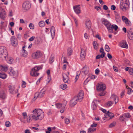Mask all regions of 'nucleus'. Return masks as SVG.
Segmentation results:
<instances>
[{
  "label": "nucleus",
  "mask_w": 133,
  "mask_h": 133,
  "mask_svg": "<svg viewBox=\"0 0 133 133\" xmlns=\"http://www.w3.org/2000/svg\"><path fill=\"white\" fill-rule=\"evenodd\" d=\"M30 28L31 29H33L34 28V24L32 23H30L29 25Z\"/></svg>",
  "instance_id": "09e8293b"
},
{
  "label": "nucleus",
  "mask_w": 133,
  "mask_h": 133,
  "mask_svg": "<svg viewBox=\"0 0 133 133\" xmlns=\"http://www.w3.org/2000/svg\"><path fill=\"white\" fill-rule=\"evenodd\" d=\"M54 56L51 57L50 59L49 60V63L50 64H51L54 61Z\"/></svg>",
  "instance_id": "a19ab883"
},
{
  "label": "nucleus",
  "mask_w": 133,
  "mask_h": 133,
  "mask_svg": "<svg viewBox=\"0 0 133 133\" xmlns=\"http://www.w3.org/2000/svg\"><path fill=\"white\" fill-rule=\"evenodd\" d=\"M126 25L127 26H130L131 25V23L130 21H129L128 19H127V20L125 21L124 22Z\"/></svg>",
  "instance_id": "58836bf2"
},
{
  "label": "nucleus",
  "mask_w": 133,
  "mask_h": 133,
  "mask_svg": "<svg viewBox=\"0 0 133 133\" xmlns=\"http://www.w3.org/2000/svg\"><path fill=\"white\" fill-rule=\"evenodd\" d=\"M122 115L120 116V119L122 121H124L125 119V118H124V117H122Z\"/></svg>",
  "instance_id": "338daca9"
},
{
  "label": "nucleus",
  "mask_w": 133,
  "mask_h": 133,
  "mask_svg": "<svg viewBox=\"0 0 133 133\" xmlns=\"http://www.w3.org/2000/svg\"><path fill=\"white\" fill-rule=\"evenodd\" d=\"M105 52H103L101 54V55H100L101 56V57H102V58H103L105 56Z\"/></svg>",
  "instance_id": "e2e57ef3"
},
{
  "label": "nucleus",
  "mask_w": 133,
  "mask_h": 133,
  "mask_svg": "<svg viewBox=\"0 0 133 133\" xmlns=\"http://www.w3.org/2000/svg\"><path fill=\"white\" fill-rule=\"evenodd\" d=\"M84 37L86 39H88L89 38V36L86 33H85L84 34Z\"/></svg>",
  "instance_id": "69168bd1"
},
{
  "label": "nucleus",
  "mask_w": 133,
  "mask_h": 133,
  "mask_svg": "<svg viewBox=\"0 0 133 133\" xmlns=\"http://www.w3.org/2000/svg\"><path fill=\"white\" fill-rule=\"evenodd\" d=\"M128 89V92L127 93L128 94H131V93H132L133 91L129 87L128 88H127Z\"/></svg>",
  "instance_id": "79ce46f5"
},
{
  "label": "nucleus",
  "mask_w": 133,
  "mask_h": 133,
  "mask_svg": "<svg viewBox=\"0 0 133 133\" xmlns=\"http://www.w3.org/2000/svg\"><path fill=\"white\" fill-rule=\"evenodd\" d=\"M103 9L105 10H107L108 9V7L107 5H104L103 6Z\"/></svg>",
  "instance_id": "774afa93"
},
{
  "label": "nucleus",
  "mask_w": 133,
  "mask_h": 133,
  "mask_svg": "<svg viewBox=\"0 0 133 133\" xmlns=\"http://www.w3.org/2000/svg\"><path fill=\"white\" fill-rule=\"evenodd\" d=\"M45 91V89L43 88L40 91L39 93L38 92L36 93L35 94L34 100H35L37 98H41L43 97L44 96Z\"/></svg>",
  "instance_id": "39448f33"
},
{
  "label": "nucleus",
  "mask_w": 133,
  "mask_h": 133,
  "mask_svg": "<svg viewBox=\"0 0 133 133\" xmlns=\"http://www.w3.org/2000/svg\"><path fill=\"white\" fill-rule=\"evenodd\" d=\"M120 46L122 48L127 49L128 46L126 41L125 40H123L120 42L119 43Z\"/></svg>",
  "instance_id": "f3484780"
},
{
  "label": "nucleus",
  "mask_w": 133,
  "mask_h": 133,
  "mask_svg": "<svg viewBox=\"0 0 133 133\" xmlns=\"http://www.w3.org/2000/svg\"><path fill=\"white\" fill-rule=\"evenodd\" d=\"M25 47V46H24L23 47V56L24 57H26L28 55V53L27 51L25 50L24 48Z\"/></svg>",
  "instance_id": "a878e982"
},
{
  "label": "nucleus",
  "mask_w": 133,
  "mask_h": 133,
  "mask_svg": "<svg viewBox=\"0 0 133 133\" xmlns=\"http://www.w3.org/2000/svg\"><path fill=\"white\" fill-rule=\"evenodd\" d=\"M116 6L115 5H112L111 6V8L112 10H115L116 9Z\"/></svg>",
  "instance_id": "bf43d9fd"
},
{
  "label": "nucleus",
  "mask_w": 133,
  "mask_h": 133,
  "mask_svg": "<svg viewBox=\"0 0 133 133\" xmlns=\"http://www.w3.org/2000/svg\"><path fill=\"white\" fill-rule=\"evenodd\" d=\"M114 103V102L112 101H108L106 103V106L108 107H110Z\"/></svg>",
  "instance_id": "f704fd0d"
},
{
  "label": "nucleus",
  "mask_w": 133,
  "mask_h": 133,
  "mask_svg": "<svg viewBox=\"0 0 133 133\" xmlns=\"http://www.w3.org/2000/svg\"><path fill=\"white\" fill-rule=\"evenodd\" d=\"M55 27L52 26L51 28L50 32L52 38H54L55 34Z\"/></svg>",
  "instance_id": "b1692460"
},
{
  "label": "nucleus",
  "mask_w": 133,
  "mask_h": 133,
  "mask_svg": "<svg viewBox=\"0 0 133 133\" xmlns=\"http://www.w3.org/2000/svg\"><path fill=\"white\" fill-rule=\"evenodd\" d=\"M128 5L127 3H123L120 5V8L123 11H125L128 9Z\"/></svg>",
  "instance_id": "dca6fc26"
},
{
  "label": "nucleus",
  "mask_w": 133,
  "mask_h": 133,
  "mask_svg": "<svg viewBox=\"0 0 133 133\" xmlns=\"http://www.w3.org/2000/svg\"><path fill=\"white\" fill-rule=\"evenodd\" d=\"M105 49L107 51L109 52L110 51V49L109 46L108 45H106L105 46Z\"/></svg>",
  "instance_id": "c03bdc74"
},
{
  "label": "nucleus",
  "mask_w": 133,
  "mask_h": 133,
  "mask_svg": "<svg viewBox=\"0 0 133 133\" xmlns=\"http://www.w3.org/2000/svg\"><path fill=\"white\" fill-rule=\"evenodd\" d=\"M20 120L21 122L23 123H25L26 122L25 120L22 117H21V118Z\"/></svg>",
  "instance_id": "0e129e2a"
},
{
  "label": "nucleus",
  "mask_w": 133,
  "mask_h": 133,
  "mask_svg": "<svg viewBox=\"0 0 133 133\" xmlns=\"http://www.w3.org/2000/svg\"><path fill=\"white\" fill-rule=\"evenodd\" d=\"M67 103V102L66 101H64L61 104L62 105V106L63 107V108L64 109L65 108V107Z\"/></svg>",
  "instance_id": "ea45409f"
},
{
  "label": "nucleus",
  "mask_w": 133,
  "mask_h": 133,
  "mask_svg": "<svg viewBox=\"0 0 133 133\" xmlns=\"http://www.w3.org/2000/svg\"><path fill=\"white\" fill-rule=\"evenodd\" d=\"M39 26L42 27L44 26L45 25V23L44 21H41L39 23Z\"/></svg>",
  "instance_id": "72a5a7b5"
},
{
  "label": "nucleus",
  "mask_w": 133,
  "mask_h": 133,
  "mask_svg": "<svg viewBox=\"0 0 133 133\" xmlns=\"http://www.w3.org/2000/svg\"><path fill=\"white\" fill-rule=\"evenodd\" d=\"M9 73L11 75L14 76L16 74V72L13 69H11L10 70Z\"/></svg>",
  "instance_id": "2f4dec72"
},
{
  "label": "nucleus",
  "mask_w": 133,
  "mask_h": 133,
  "mask_svg": "<svg viewBox=\"0 0 133 133\" xmlns=\"http://www.w3.org/2000/svg\"><path fill=\"white\" fill-rule=\"evenodd\" d=\"M31 5L29 2H25L23 3L22 7L24 9L26 10L29 9L30 8Z\"/></svg>",
  "instance_id": "1a4fd4ad"
},
{
  "label": "nucleus",
  "mask_w": 133,
  "mask_h": 133,
  "mask_svg": "<svg viewBox=\"0 0 133 133\" xmlns=\"http://www.w3.org/2000/svg\"><path fill=\"white\" fill-rule=\"evenodd\" d=\"M65 123L66 124H69L70 122L69 119L68 118L65 119Z\"/></svg>",
  "instance_id": "3c124183"
},
{
  "label": "nucleus",
  "mask_w": 133,
  "mask_h": 133,
  "mask_svg": "<svg viewBox=\"0 0 133 133\" xmlns=\"http://www.w3.org/2000/svg\"><path fill=\"white\" fill-rule=\"evenodd\" d=\"M11 43L13 46H16L18 44V42L17 39L14 36H13L11 38Z\"/></svg>",
  "instance_id": "9b49d317"
},
{
  "label": "nucleus",
  "mask_w": 133,
  "mask_h": 133,
  "mask_svg": "<svg viewBox=\"0 0 133 133\" xmlns=\"http://www.w3.org/2000/svg\"><path fill=\"white\" fill-rule=\"evenodd\" d=\"M26 84V83L25 82L23 81V83L22 85V87L23 88L25 87H26L25 85Z\"/></svg>",
  "instance_id": "6e6d98bb"
},
{
  "label": "nucleus",
  "mask_w": 133,
  "mask_h": 133,
  "mask_svg": "<svg viewBox=\"0 0 133 133\" xmlns=\"http://www.w3.org/2000/svg\"><path fill=\"white\" fill-rule=\"evenodd\" d=\"M63 78V81L65 83H69L70 82L69 78L68 75L65 73H63L62 74Z\"/></svg>",
  "instance_id": "f8f14e48"
},
{
  "label": "nucleus",
  "mask_w": 133,
  "mask_h": 133,
  "mask_svg": "<svg viewBox=\"0 0 133 133\" xmlns=\"http://www.w3.org/2000/svg\"><path fill=\"white\" fill-rule=\"evenodd\" d=\"M105 94V91H102V92L99 93L98 94V95L99 96H104Z\"/></svg>",
  "instance_id": "de8ad7c7"
},
{
  "label": "nucleus",
  "mask_w": 133,
  "mask_h": 133,
  "mask_svg": "<svg viewBox=\"0 0 133 133\" xmlns=\"http://www.w3.org/2000/svg\"><path fill=\"white\" fill-rule=\"evenodd\" d=\"M8 69V66L6 65H0V70L2 72H5L7 71Z\"/></svg>",
  "instance_id": "412c9836"
},
{
  "label": "nucleus",
  "mask_w": 133,
  "mask_h": 133,
  "mask_svg": "<svg viewBox=\"0 0 133 133\" xmlns=\"http://www.w3.org/2000/svg\"><path fill=\"white\" fill-rule=\"evenodd\" d=\"M9 89L10 92L12 94H16L17 92V89L15 90V88L14 86L9 85Z\"/></svg>",
  "instance_id": "6ab92c4d"
},
{
  "label": "nucleus",
  "mask_w": 133,
  "mask_h": 133,
  "mask_svg": "<svg viewBox=\"0 0 133 133\" xmlns=\"http://www.w3.org/2000/svg\"><path fill=\"white\" fill-rule=\"evenodd\" d=\"M105 117L108 118L110 117V119H111L114 116V114L110 112L109 111H107V113L105 115Z\"/></svg>",
  "instance_id": "5701e85b"
},
{
  "label": "nucleus",
  "mask_w": 133,
  "mask_h": 133,
  "mask_svg": "<svg viewBox=\"0 0 133 133\" xmlns=\"http://www.w3.org/2000/svg\"><path fill=\"white\" fill-rule=\"evenodd\" d=\"M8 52L6 48L4 46L0 47V59L4 61L8 58Z\"/></svg>",
  "instance_id": "f03ea898"
},
{
  "label": "nucleus",
  "mask_w": 133,
  "mask_h": 133,
  "mask_svg": "<svg viewBox=\"0 0 133 133\" xmlns=\"http://www.w3.org/2000/svg\"><path fill=\"white\" fill-rule=\"evenodd\" d=\"M107 56L108 58L110 59H111L112 58V56L109 53L108 54Z\"/></svg>",
  "instance_id": "13d9d810"
},
{
  "label": "nucleus",
  "mask_w": 133,
  "mask_h": 133,
  "mask_svg": "<svg viewBox=\"0 0 133 133\" xmlns=\"http://www.w3.org/2000/svg\"><path fill=\"white\" fill-rule=\"evenodd\" d=\"M33 114L30 115L27 117V122L29 123L32 120L37 121L42 120L44 117V113L40 109H35L32 111Z\"/></svg>",
  "instance_id": "f257e3e1"
},
{
  "label": "nucleus",
  "mask_w": 133,
  "mask_h": 133,
  "mask_svg": "<svg viewBox=\"0 0 133 133\" xmlns=\"http://www.w3.org/2000/svg\"><path fill=\"white\" fill-rule=\"evenodd\" d=\"M99 71V69H97L95 70V73L96 75H98V74Z\"/></svg>",
  "instance_id": "5fc2aeb1"
},
{
  "label": "nucleus",
  "mask_w": 133,
  "mask_h": 133,
  "mask_svg": "<svg viewBox=\"0 0 133 133\" xmlns=\"http://www.w3.org/2000/svg\"><path fill=\"white\" fill-rule=\"evenodd\" d=\"M6 16V12L3 9H2L0 12V17L2 19L5 20Z\"/></svg>",
  "instance_id": "2eb2a0df"
},
{
  "label": "nucleus",
  "mask_w": 133,
  "mask_h": 133,
  "mask_svg": "<svg viewBox=\"0 0 133 133\" xmlns=\"http://www.w3.org/2000/svg\"><path fill=\"white\" fill-rule=\"evenodd\" d=\"M6 77L7 75L5 74L0 73V78L4 79Z\"/></svg>",
  "instance_id": "4c0bfd02"
},
{
  "label": "nucleus",
  "mask_w": 133,
  "mask_h": 133,
  "mask_svg": "<svg viewBox=\"0 0 133 133\" xmlns=\"http://www.w3.org/2000/svg\"><path fill=\"white\" fill-rule=\"evenodd\" d=\"M93 44L94 47L95 49H97L98 48V43L94 41Z\"/></svg>",
  "instance_id": "c9c22d12"
},
{
  "label": "nucleus",
  "mask_w": 133,
  "mask_h": 133,
  "mask_svg": "<svg viewBox=\"0 0 133 133\" xmlns=\"http://www.w3.org/2000/svg\"><path fill=\"white\" fill-rule=\"evenodd\" d=\"M43 65H41L37 66L32 68L31 71L30 75L34 77L37 76H38L39 73H38V71L42 68Z\"/></svg>",
  "instance_id": "7ed1b4c3"
},
{
  "label": "nucleus",
  "mask_w": 133,
  "mask_h": 133,
  "mask_svg": "<svg viewBox=\"0 0 133 133\" xmlns=\"http://www.w3.org/2000/svg\"><path fill=\"white\" fill-rule=\"evenodd\" d=\"M74 21L75 23L76 26H78V23H77V20L76 19L74 18Z\"/></svg>",
  "instance_id": "052dcab7"
},
{
  "label": "nucleus",
  "mask_w": 133,
  "mask_h": 133,
  "mask_svg": "<svg viewBox=\"0 0 133 133\" xmlns=\"http://www.w3.org/2000/svg\"><path fill=\"white\" fill-rule=\"evenodd\" d=\"M96 128H90L88 129V133H92L94 131H96Z\"/></svg>",
  "instance_id": "cd10ccee"
},
{
  "label": "nucleus",
  "mask_w": 133,
  "mask_h": 133,
  "mask_svg": "<svg viewBox=\"0 0 133 133\" xmlns=\"http://www.w3.org/2000/svg\"><path fill=\"white\" fill-rule=\"evenodd\" d=\"M122 19L124 22L125 21H126L127 19H128L127 17L124 16H123L122 17Z\"/></svg>",
  "instance_id": "603ef678"
},
{
  "label": "nucleus",
  "mask_w": 133,
  "mask_h": 133,
  "mask_svg": "<svg viewBox=\"0 0 133 133\" xmlns=\"http://www.w3.org/2000/svg\"><path fill=\"white\" fill-rule=\"evenodd\" d=\"M85 25L87 28L88 29H90L91 26V23L90 20H87L85 22Z\"/></svg>",
  "instance_id": "4be33fe9"
},
{
  "label": "nucleus",
  "mask_w": 133,
  "mask_h": 133,
  "mask_svg": "<svg viewBox=\"0 0 133 133\" xmlns=\"http://www.w3.org/2000/svg\"><path fill=\"white\" fill-rule=\"evenodd\" d=\"M14 59L11 57L9 58L7 60V62L9 64H11L13 63Z\"/></svg>",
  "instance_id": "473e14b6"
},
{
  "label": "nucleus",
  "mask_w": 133,
  "mask_h": 133,
  "mask_svg": "<svg viewBox=\"0 0 133 133\" xmlns=\"http://www.w3.org/2000/svg\"><path fill=\"white\" fill-rule=\"evenodd\" d=\"M86 54L83 48H81L80 54V59L83 61L85 59Z\"/></svg>",
  "instance_id": "4468645a"
},
{
  "label": "nucleus",
  "mask_w": 133,
  "mask_h": 133,
  "mask_svg": "<svg viewBox=\"0 0 133 133\" xmlns=\"http://www.w3.org/2000/svg\"><path fill=\"white\" fill-rule=\"evenodd\" d=\"M60 87L62 89L64 90L67 88V86L66 84H64L61 85L60 86Z\"/></svg>",
  "instance_id": "7c9ffc66"
},
{
  "label": "nucleus",
  "mask_w": 133,
  "mask_h": 133,
  "mask_svg": "<svg viewBox=\"0 0 133 133\" xmlns=\"http://www.w3.org/2000/svg\"><path fill=\"white\" fill-rule=\"evenodd\" d=\"M0 97L4 99L5 98V94L3 91H2L0 92Z\"/></svg>",
  "instance_id": "bb28decb"
},
{
  "label": "nucleus",
  "mask_w": 133,
  "mask_h": 133,
  "mask_svg": "<svg viewBox=\"0 0 133 133\" xmlns=\"http://www.w3.org/2000/svg\"><path fill=\"white\" fill-rule=\"evenodd\" d=\"M128 34V35H133V32L130 30H128L127 32Z\"/></svg>",
  "instance_id": "864d4df0"
},
{
  "label": "nucleus",
  "mask_w": 133,
  "mask_h": 133,
  "mask_svg": "<svg viewBox=\"0 0 133 133\" xmlns=\"http://www.w3.org/2000/svg\"><path fill=\"white\" fill-rule=\"evenodd\" d=\"M116 124V123L115 122H113L111 123L109 125V128H112L114 127Z\"/></svg>",
  "instance_id": "37998d69"
},
{
  "label": "nucleus",
  "mask_w": 133,
  "mask_h": 133,
  "mask_svg": "<svg viewBox=\"0 0 133 133\" xmlns=\"http://www.w3.org/2000/svg\"><path fill=\"white\" fill-rule=\"evenodd\" d=\"M118 28V27L117 25H115L114 26L113 25H111V26L110 28V29L112 30V32H110L111 33H113V29H114L115 31H116Z\"/></svg>",
  "instance_id": "393cba45"
},
{
  "label": "nucleus",
  "mask_w": 133,
  "mask_h": 133,
  "mask_svg": "<svg viewBox=\"0 0 133 133\" xmlns=\"http://www.w3.org/2000/svg\"><path fill=\"white\" fill-rule=\"evenodd\" d=\"M56 105L57 107L58 108H63V107L62 106V105L61 103H56Z\"/></svg>",
  "instance_id": "a18cd8bd"
},
{
  "label": "nucleus",
  "mask_w": 133,
  "mask_h": 133,
  "mask_svg": "<svg viewBox=\"0 0 133 133\" xmlns=\"http://www.w3.org/2000/svg\"><path fill=\"white\" fill-rule=\"evenodd\" d=\"M67 54L68 56L71 55L72 52V50L70 48H69L68 49Z\"/></svg>",
  "instance_id": "e433bc0d"
},
{
  "label": "nucleus",
  "mask_w": 133,
  "mask_h": 133,
  "mask_svg": "<svg viewBox=\"0 0 133 133\" xmlns=\"http://www.w3.org/2000/svg\"><path fill=\"white\" fill-rule=\"evenodd\" d=\"M5 125L7 127H10L11 125V124L9 121H6L5 123Z\"/></svg>",
  "instance_id": "8fccbe9b"
},
{
  "label": "nucleus",
  "mask_w": 133,
  "mask_h": 133,
  "mask_svg": "<svg viewBox=\"0 0 133 133\" xmlns=\"http://www.w3.org/2000/svg\"><path fill=\"white\" fill-rule=\"evenodd\" d=\"M97 78V76L95 75H92L91 76V78L92 79H94Z\"/></svg>",
  "instance_id": "680f3d73"
},
{
  "label": "nucleus",
  "mask_w": 133,
  "mask_h": 133,
  "mask_svg": "<svg viewBox=\"0 0 133 133\" xmlns=\"http://www.w3.org/2000/svg\"><path fill=\"white\" fill-rule=\"evenodd\" d=\"M110 98L112 100L111 101H115V104L118 102V97L115 94L112 95Z\"/></svg>",
  "instance_id": "aec40b11"
},
{
  "label": "nucleus",
  "mask_w": 133,
  "mask_h": 133,
  "mask_svg": "<svg viewBox=\"0 0 133 133\" xmlns=\"http://www.w3.org/2000/svg\"><path fill=\"white\" fill-rule=\"evenodd\" d=\"M42 55V53L39 51H37L34 52L32 54V58L36 59L40 57Z\"/></svg>",
  "instance_id": "0eeeda50"
},
{
  "label": "nucleus",
  "mask_w": 133,
  "mask_h": 133,
  "mask_svg": "<svg viewBox=\"0 0 133 133\" xmlns=\"http://www.w3.org/2000/svg\"><path fill=\"white\" fill-rule=\"evenodd\" d=\"M95 101L94 100L92 103V108L93 109V110H94L96 109L97 106L96 104L95 103Z\"/></svg>",
  "instance_id": "c756f323"
},
{
  "label": "nucleus",
  "mask_w": 133,
  "mask_h": 133,
  "mask_svg": "<svg viewBox=\"0 0 133 133\" xmlns=\"http://www.w3.org/2000/svg\"><path fill=\"white\" fill-rule=\"evenodd\" d=\"M125 118H129L131 117L130 114L129 113H126L122 115V116Z\"/></svg>",
  "instance_id": "c85d7f7f"
},
{
  "label": "nucleus",
  "mask_w": 133,
  "mask_h": 133,
  "mask_svg": "<svg viewBox=\"0 0 133 133\" xmlns=\"http://www.w3.org/2000/svg\"><path fill=\"white\" fill-rule=\"evenodd\" d=\"M80 8L79 5H77L73 6V9L74 11L77 14H79L81 13V11L80 10Z\"/></svg>",
  "instance_id": "a211bd4d"
},
{
  "label": "nucleus",
  "mask_w": 133,
  "mask_h": 133,
  "mask_svg": "<svg viewBox=\"0 0 133 133\" xmlns=\"http://www.w3.org/2000/svg\"><path fill=\"white\" fill-rule=\"evenodd\" d=\"M84 96V93L82 91H81L79 92L77 96H75L77 98L78 101L79 102H81Z\"/></svg>",
  "instance_id": "ddd939ff"
},
{
  "label": "nucleus",
  "mask_w": 133,
  "mask_h": 133,
  "mask_svg": "<svg viewBox=\"0 0 133 133\" xmlns=\"http://www.w3.org/2000/svg\"><path fill=\"white\" fill-rule=\"evenodd\" d=\"M102 23L107 27L109 32H112V31L110 29L111 24L107 19L105 18L102 19Z\"/></svg>",
  "instance_id": "423d86ee"
},
{
  "label": "nucleus",
  "mask_w": 133,
  "mask_h": 133,
  "mask_svg": "<svg viewBox=\"0 0 133 133\" xmlns=\"http://www.w3.org/2000/svg\"><path fill=\"white\" fill-rule=\"evenodd\" d=\"M82 71L81 72V71H78L77 73V74L76 75L75 79H76V81L78 78L79 77V75L81 74V75L82 76L83 75H87L88 72V67L86 66H84L82 69Z\"/></svg>",
  "instance_id": "20e7f679"
},
{
  "label": "nucleus",
  "mask_w": 133,
  "mask_h": 133,
  "mask_svg": "<svg viewBox=\"0 0 133 133\" xmlns=\"http://www.w3.org/2000/svg\"><path fill=\"white\" fill-rule=\"evenodd\" d=\"M97 90L101 91H103L106 88L105 85L102 83L99 84L98 85H97Z\"/></svg>",
  "instance_id": "6e6552de"
},
{
  "label": "nucleus",
  "mask_w": 133,
  "mask_h": 133,
  "mask_svg": "<svg viewBox=\"0 0 133 133\" xmlns=\"http://www.w3.org/2000/svg\"><path fill=\"white\" fill-rule=\"evenodd\" d=\"M78 101L77 98L75 96L74 97L70 102V106L71 107H73L74 106Z\"/></svg>",
  "instance_id": "9d476101"
},
{
  "label": "nucleus",
  "mask_w": 133,
  "mask_h": 133,
  "mask_svg": "<svg viewBox=\"0 0 133 133\" xmlns=\"http://www.w3.org/2000/svg\"><path fill=\"white\" fill-rule=\"evenodd\" d=\"M129 72L131 75H133V68H131L129 70Z\"/></svg>",
  "instance_id": "49530a36"
},
{
  "label": "nucleus",
  "mask_w": 133,
  "mask_h": 133,
  "mask_svg": "<svg viewBox=\"0 0 133 133\" xmlns=\"http://www.w3.org/2000/svg\"><path fill=\"white\" fill-rule=\"evenodd\" d=\"M35 38V37H34V36L31 37H30V38L29 39V41H33Z\"/></svg>",
  "instance_id": "4d7b16f0"
}]
</instances>
